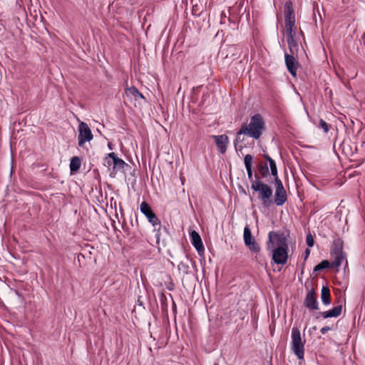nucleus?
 Wrapping results in <instances>:
<instances>
[{
    "instance_id": "20e7f679",
    "label": "nucleus",
    "mask_w": 365,
    "mask_h": 365,
    "mask_svg": "<svg viewBox=\"0 0 365 365\" xmlns=\"http://www.w3.org/2000/svg\"><path fill=\"white\" fill-rule=\"evenodd\" d=\"M104 165L108 168L112 166L110 175L114 177L118 172H123L128 164L119 158L115 153H110L104 159Z\"/></svg>"
},
{
    "instance_id": "9d476101",
    "label": "nucleus",
    "mask_w": 365,
    "mask_h": 365,
    "mask_svg": "<svg viewBox=\"0 0 365 365\" xmlns=\"http://www.w3.org/2000/svg\"><path fill=\"white\" fill-rule=\"evenodd\" d=\"M243 239L245 245L253 252H258L260 250V247L255 240L252 237V232L248 226L244 228Z\"/></svg>"
},
{
    "instance_id": "f03ea898",
    "label": "nucleus",
    "mask_w": 365,
    "mask_h": 365,
    "mask_svg": "<svg viewBox=\"0 0 365 365\" xmlns=\"http://www.w3.org/2000/svg\"><path fill=\"white\" fill-rule=\"evenodd\" d=\"M264 130V122L259 114H255L251 117L248 124H243L237 133L235 145L240 143L242 135H246L256 140L259 139Z\"/></svg>"
},
{
    "instance_id": "412c9836",
    "label": "nucleus",
    "mask_w": 365,
    "mask_h": 365,
    "mask_svg": "<svg viewBox=\"0 0 365 365\" xmlns=\"http://www.w3.org/2000/svg\"><path fill=\"white\" fill-rule=\"evenodd\" d=\"M81 167V160L78 157H73L71 160L70 169L71 172H76Z\"/></svg>"
},
{
    "instance_id": "0eeeda50",
    "label": "nucleus",
    "mask_w": 365,
    "mask_h": 365,
    "mask_svg": "<svg viewBox=\"0 0 365 365\" xmlns=\"http://www.w3.org/2000/svg\"><path fill=\"white\" fill-rule=\"evenodd\" d=\"M289 51V53L284 51V61L288 71L293 77L297 76V71L299 68V53L300 51L299 48H295V51Z\"/></svg>"
},
{
    "instance_id": "4be33fe9",
    "label": "nucleus",
    "mask_w": 365,
    "mask_h": 365,
    "mask_svg": "<svg viewBox=\"0 0 365 365\" xmlns=\"http://www.w3.org/2000/svg\"><path fill=\"white\" fill-rule=\"evenodd\" d=\"M264 158L269 162L272 175L273 176H274L275 178H278L277 177V165H276L274 160H272L268 155H264Z\"/></svg>"
},
{
    "instance_id": "f8f14e48",
    "label": "nucleus",
    "mask_w": 365,
    "mask_h": 365,
    "mask_svg": "<svg viewBox=\"0 0 365 365\" xmlns=\"http://www.w3.org/2000/svg\"><path fill=\"white\" fill-rule=\"evenodd\" d=\"M140 209L141 212L146 216L149 222H150L153 226L156 227L160 225V220L156 217L155 214L153 212L148 203L143 202L140 205Z\"/></svg>"
},
{
    "instance_id": "f257e3e1",
    "label": "nucleus",
    "mask_w": 365,
    "mask_h": 365,
    "mask_svg": "<svg viewBox=\"0 0 365 365\" xmlns=\"http://www.w3.org/2000/svg\"><path fill=\"white\" fill-rule=\"evenodd\" d=\"M284 24L283 34L285 37L289 51H295V48H304L302 46L304 37L302 31L296 24L295 14L293 9V3L291 0H287L284 5Z\"/></svg>"
},
{
    "instance_id": "2eb2a0df",
    "label": "nucleus",
    "mask_w": 365,
    "mask_h": 365,
    "mask_svg": "<svg viewBox=\"0 0 365 365\" xmlns=\"http://www.w3.org/2000/svg\"><path fill=\"white\" fill-rule=\"evenodd\" d=\"M190 237L192 245L197 251L200 255H202L205 252V247L202 242L200 235L195 230L190 232Z\"/></svg>"
},
{
    "instance_id": "dca6fc26",
    "label": "nucleus",
    "mask_w": 365,
    "mask_h": 365,
    "mask_svg": "<svg viewBox=\"0 0 365 365\" xmlns=\"http://www.w3.org/2000/svg\"><path fill=\"white\" fill-rule=\"evenodd\" d=\"M125 93L130 101H139L144 100L143 95L134 86L125 88Z\"/></svg>"
},
{
    "instance_id": "9b49d317",
    "label": "nucleus",
    "mask_w": 365,
    "mask_h": 365,
    "mask_svg": "<svg viewBox=\"0 0 365 365\" xmlns=\"http://www.w3.org/2000/svg\"><path fill=\"white\" fill-rule=\"evenodd\" d=\"M276 190L274 194V203L277 206L282 205L287 200L286 191L282 181L278 178H275Z\"/></svg>"
},
{
    "instance_id": "a211bd4d",
    "label": "nucleus",
    "mask_w": 365,
    "mask_h": 365,
    "mask_svg": "<svg viewBox=\"0 0 365 365\" xmlns=\"http://www.w3.org/2000/svg\"><path fill=\"white\" fill-rule=\"evenodd\" d=\"M306 307L311 309H317L318 303L314 292H309L305 299Z\"/></svg>"
},
{
    "instance_id": "423d86ee",
    "label": "nucleus",
    "mask_w": 365,
    "mask_h": 365,
    "mask_svg": "<svg viewBox=\"0 0 365 365\" xmlns=\"http://www.w3.org/2000/svg\"><path fill=\"white\" fill-rule=\"evenodd\" d=\"M291 337L293 352L299 359H302L304 354V344L302 341L301 333L298 328H292Z\"/></svg>"
},
{
    "instance_id": "aec40b11",
    "label": "nucleus",
    "mask_w": 365,
    "mask_h": 365,
    "mask_svg": "<svg viewBox=\"0 0 365 365\" xmlns=\"http://www.w3.org/2000/svg\"><path fill=\"white\" fill-rule=\"evenodd\" d=\"M321 299H322V302L325 305H328L330 304V291L327 287H322Z\"/></svg>"
},
{
    "instance_id": "ddd939ff",
    "label": "nucleus",
    "mask_w": 365,
    "mask_h": 365,
    "mask_svg": "<svg viewBox=\"0 0 365 365\" xmlns=\"http://www.w3.org/2000/svg\"><path fill=\"white\" fill-rule=\"evenodd\" d=\"M288 248L275 247L272 251V259L277 264H284L288 258Z\"/></svg>"
},
{
    "instance_id": "393cba45",
    "label": "nucleus",
    "mask_w": 365,
    "mask_h": 365,
    "mask_svg": "<svg viewBox=\"0 0 365 365\" xmlns=\"http://www.w3.org/2000/svg\"><path fill=\"white\" fill-rule=\"evenodd\" d=\"M310 254V250L309 248H307L304 251V259H306Z\"/></svg>"
},
{
    "instance_id": "39448f33",
    "label": "nucleus",
    "mask_w": 365,
    "mask_h": 365,
    "mask_svg": "<svg viewBox=\"0 0 365 365\" xmlns=\"http://www.w3.org/2000/svg\"><path fill=\"white\" fill-rule=\"evenodd\" d=\"M331 257L334 261L330 263L328 260H322L314 268V272H320L328 267H338L342 260V250L339 247H334L331 252Z\"/></svg>"
},
{
    "instance_id": "7ed1b4c3",
    "label": "nucleus",
    "mask_w": 365,
    "mask_h": 365,
    "mask_svg": "<svg viewBox=\"0 0 365 365\" xmlns=\"http://www.w3.org/2000/svg\"><path fill=\"white\" fill-rule=\"evenodd\" d=\"M252 189L259 193V197L264 207H269L272 204V196L273 194L272 188L267 184L259 180L252 183Z\"/></svg>"
},
{
    "instance_id": "5701e85b",
    "label": "nucleus",
    "mask_w": 365,
    "mask_h": 365,
    "mask_svg": "<svg viewBox=\"0 0 365 365\" xmlns=\"http://www.w3.org/2000/svg\"><path fill=\"white\" fill-rule=\"evenodd\" d=\"M306 243H307V245H308L309 247H312L314 246V237H313L312 235L310 232L307 234V236H306Z\"/></svg>"
},
{
    "instance_id": "b1692460",
    "label": "nucleus",
    "mask_w": 365,
    "mask_h": 365,
    "mask_svg": "<svg viewBox=\"0 0 365 365\" xmlns=\"http://www.w3.org/2000/svg\"><path fill=\"white\" fill-rule=\"evenodd\" d=\"M319 126L324 130L325 133H327L329 131L328 124L322 119L319 120Z\"/></svg>"
},
{
    "instance_id": "4468645a",
    "label": "nucleus",
    "mask_w": 365,
    "mask_h": 365,
    "mask_svg": "<svg viewBox=\"0 0 365 365\" xmlns=\"http://www.w3.org/2000/svg\"><path fill=\"white\" fill-rule=\"evenodd\" d=\"M211 138L214 140L219 151L222 154L226 153L227 145L229 143L228 137L226 135L223 134L219 135H213L211 136Z\"/></svg>"
},
{
    "instance_id": "bb28decb",
    "label": "nucleus",
    "mask_w": 365,
    "mask_h": 365,
    "mask_svg": "<svg viewBox=\"0 0 365 365\" xmlns=\"http://www.w3.org/2000/svg\"><path fill=\"white\" fill-rule=\"evenodd\" d=\"M267 172V167L265 165V170L262 173V175L264 176Z\"/></svg>"
},
{
    "instance_id": "1a4fd4ad",
    "label": "nucleus",
    "mask_w": 365,
    "mask_h": 365,
    "mask_svg": "<svg viewBox=\"0 0 365 365\" xmlns=\"http://www.w3.org/2000/svg\"><path fill=\"white\" fill-rule=\"evenodd\" d=\"M287 237L288 233L287 232L277 233L271 231L268 235L269 244L276 247L288 248Z\"/></svg>"
},
{
    "instance_id": "6ab92c4d",
    "label": "nucleus",
    "mask_w": 365,
    "mask_h": 365,
    "mask_svg": "<svg viewBox=\"0 0 365 365\" xmlns=\"http://www.w3.org/2000/svg\"><path fill=\"white\" fill-rule=\"evenodd\" d=\"M341 306L339 305V306H337V307L333 308L331 310L322 312V315L325 319L330 318V317H338L341 314Z\"/></svg>"
},
{
    "instance_id": "a878e982",
    "label": "nucleus",
    "mask_w": 365,
    "mask_h": 365,
    "mask_svg": "<svg viewBox=\"0 0 365 365\" xmlns=\"http://www.w3.org/2000/svg\"><path fill=\"white\" fill-rule=\"evenodd\" d=\"M328 329H329V327H323L321 329V331H322V334H324Z\"/></svg>"
},
{
    "instance_id": "f3484780",
    "label": "nucleus",
    "mask_w": 365,
    "mask_h": 365,
    "mask_svg": "<svg viewBox=\"0 0 365 365\" xmlns=\"http://www.w3.org/2000/svg\"><path fill=\"white\" fill-rule=\"evenodd\" d=\"M252 160H253V158L251 155L247 154L245 156L244 163H245V168L247 170V177H248V179L252 182L255 181V180H253V174H252Z\"/></svg>"
},
{
    "instance_id": "cd10ccee",
    "label": "nucleus",
    "mask_w": 365,
    "mask_h": 365,
    "mask_svg": "<svg viewBox=\"0 0 365 365\" xmlns=\"http://www.w3.org/2000/svg\"><path fill=\"white\" fill-rule=\"evenodd\" d=\"M108 148H109L110 150H112V149H113V148H112V147H111V144H110V143H108Z\"/></svg>"
},
{
    "instance_id": "6e6552de",
    "label": "nucleus",
    "mask_w": 365,
    "mask_h": 365,
    "mask_svg": "<svg viewBox=\"0 0 365 365\" xmlns=\"http://www.w3.org/2000/svg\"><path fill=\"white\" fill-rule=\"evenodd\" d=\"M78 132V145L81 148H83L86 143L90 142L93 138L91 128L85 122L79 123Z\"/></svg>"
}]
</instances>
